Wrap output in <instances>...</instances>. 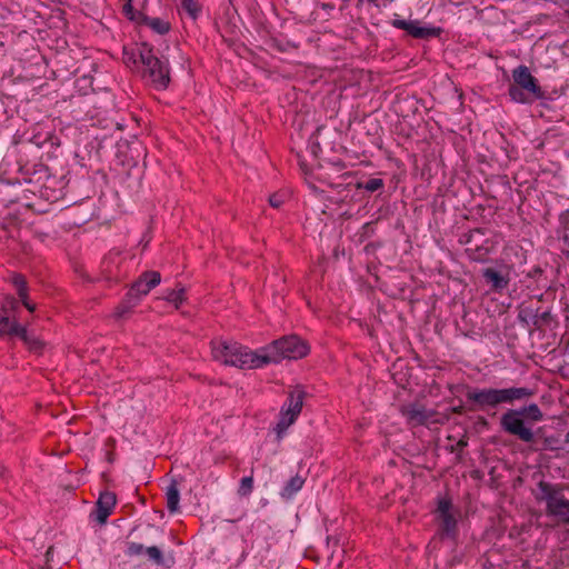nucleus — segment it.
Here are the masks:
<instances>
[{
    "label": "nucleus",
    "instance_id": "obj_37",
    "mask_svg": "<svg viewBox=\"0 0 569 569\" xmlns=\"http://www.w3.org/2000/svg\"><path fill=\"white\" fill-rule=\"evenodd\" d=\"M548 317H549V313H548V312H543V313L541 315V318H542L543 320H545V319H547Z\"/></svg>",
    "mask_w": 569,
    "mask_h": 569
},
{
    "label": "nucleus",
    "instance_id": "obj_2",
    "mask_svg": "<svg viewBox=\"0 0 569 569\" xmlns=\"http://www.w3.org/2000/svg\"><path fill=\"white\" fill-rule=\"evenodd\" d=\"M212 356L223 365L241 369H256L274 360L271 356H262V350L252 352L247 347L234 341L219 340L212 342Z\"/></svg>",
    "mask_w": 569,
    "mask_h": 569
},
{
    "label": "nucleus",
    "instance_id": "obj_25",
    "mask_svg": "<svg viewBox=\"0 0 569 569\" xmlns=\"http://www.w3.org/2000/svg\"><path fill=\"white\" fill-rule=\"evenodd\" d=\"M146 555H147L148 559L153 561L154 563H157V565L163 563V555H162V551L158 547H156V546L147 547Z\"/></svg>",
    "mask_w": 569,
    "mask_h": 569
},
{
    "label": "nucleus",
    "instance_id": "obj_24",
    "mask_svg": "<svg viewBox=\"0 0 569 569\" xmlns=\"http://www.w3.org/2000/svg\"><path fill=\"white\" fill-rule=\"evenodd\" d=\"M180 6L192 19H196L200 12L197 0H180Z\"/></svg>",
    "mask_w": 569,
    "mask_h": 569
},
{
    "label": "nucleus",
    "instance_id": "obj_11",
    "mask_svg": "<svg viewBox=\"0 0 569 569\" xmlns=\"http://www.w3.org/2000/svg\"><path fill=\"white\" fill-rule=\"evenodd\" d=\"M392 27L405 30L409 36L416 39H429L438 37L441 33L440 28L420 26L418 20H405L396 18L391 21Z\"/></svg>",
    "mask_w": 569,
    "mask_h": 569
},
{
    "label": "nucleus",
    "instance_id": "obj_12",
    "mask_svg": "<svg viewBox=\"0 0 569 569\" xmlns=\"http://www.w3.org/2000/svg\"><path fill=\"white\" fill-rule=\"evenodd\" d=\"M116 505V496L110 491L102 492L97 501L96 520L106 523Z\"/></svg>",
    "mask_w": 569,
    "mask_h": 569
},
{
    "label": "nucleus",
    "instance_id": "obj_7",
    "mask_svg": "<svg viewBox=\"0 0 569 569\" xmlns=\"http://www.w3.org/2000/svg\"><path fill=\"white\" fill-rule=\"evenodd\" d=\"M139 58L144 67V77H148L156 88H167L170 81L169 70L167 66L153 54V50L149 44L141 43L139 46Z\"/></svg>",
    "mask_w": 569,
    "mask_h": 569
},
{
    "label": "nucleus",
    "instance_id": "obj_23",
    "mask_svg": "<svg viewBox=\"0 0 569 569\" xmlns=\"http://www.w3.org/2000/svg\"><path fill=\"white\" fill-rule=\"evenodd\" d=\"M385 186L383 180L380 178H371L366 182H358L357 188L358 189H365L369 192H375L380 189H382Z\"/></svg>",
    "mask_w": 569,
    "mask_h": 569
},
{
    "label": "nucleus",
    "instance_id": "obj_33",
    "mask_svg": "<svg viewBox=\"0 0 569 569\" xmlns=\"http://www.w3.org/2000/svg\"><path fill=\"white\" fill-rule=\"evenodd\" d=\"M22 305L30 311L33 312L36 310V305L31 303L28 298L21 301Z\"/></svg>",
    "mask_w": 569,
    "mask_h": 569
},
{
    "label": "nucleus",
    "instance_id": "obj_14",
    "mask_svg": "<svg viewBox=\"0 0 569 569\" xmlns=\"http://www.w3.org/2000/svg\"><path fill=\"white\" fill-rule=\"evenodd\" d=\"M402 412L409 421L418 425L426 423L432 417V412L420 405L406 407Z\"/></svg>",
    "mask_w": 569,
    "mask_h": 569
},
{
    "label": "nucleus",
    "instance_id": "obj_22",
    "mask_svg": "<svg viewBox=\"0 0 569 569\" xmlns=\"http://www.w3.org/2000/svg\"><path fill=\"white\" fill-rule=\"evenodd\" d=\"M146 23L157 33L164 34L170 30V24L160 18H146Z\"/></svg>",
    "mask_w": 569,
    "mask_h": 569
},
{
    "label": "nucleus",
    "instance_id": "obj_6",
    "mask_svg": "<svg viewBox=\"0 0 569 569\" xmlns=\"http://www.w3.org/2000/svg\"><path fill=\"white\" fill-rule=\"evenodd\" d=\"M536 498L546 502L547 515L569 523V500L563 497L557 486L540 481L537 486Z\"/></svg>",
    "mask_w": 569,
    "mask_h": 569
},
{
    "label": "nucleus",
    "instance_id": "obj_19",
    "mask_svg": "<svg viewBox=\"0 0 569 569\" xmlns=\"http://www.w3.org/2000/svg\"><path fill=\"white\" fill-rule=\"evenodd\" d=\"M439 519L442 533L446 535L447 537L453 538L456 536L457 530V520L455 516L452 513L446 515L439 517Z\"/></svg>",
    "mask_w": 569,
    "mask_h": 569
},
{
    "label": "nucleus",
    "instance_id": "obj_28",
    "mask_svg": "<svg viewBox=\"0 0 569 569\" xmlns=\"http://www.w3.org/2000/svg\"><path fill=\"white\" fill-rule=\"evenodd\" d=\"M146 553V548L143 547V545L141 543H138V542H130L128 545V550H127V555L128 556H140L142 553Z\"/></svg>",
    "mask_w": 569,
    "mask_h": 569
},
{
    "label": "nucleus",
    "instance_id": "obj_18",
    "mask_svg": "<svg viewBox=\"0 0 569 569\" xmlns=\"http://www.w3.org/2000/svg\"><path fill=\"white\" fill-rule=\"evenodd\" d=\"M18 337L28 346L31 351L40 352L42 350L43 342L36 336L29 333L24 327L20 330Z\"/></svg>",
    "mask_w": 569,
    "mask_h": 569
},
{
    "label": "nucleus",
    "instance_id": "obj_38",
    "mask_svg": "<svg viewBox=\"0 0 569 569\" xmlns=\"http://www.w3.org/2000/svg\"><path fill=\"white\" fill-rule=\"evenodd\" d=\"M566 443H569V431L567 432L566 435V439H565Z\"/></svg>",
    "mask_w": 569,
    "mask_h": 569
},
{
    "label": "nucleus",
    "instance_id": "obj_35",
    "mask_svg": "<svg viewBox=\"0 0 569 569\" xmlns=\"http://www.w3.org/2000/svg\"><path fill=\"white\" fill-rule=\"evenodd\" d=\"M318 149H319V143H313V144H312V152H313L315 154H316V152H317L316 150H318Z\"/></svg>",
    "mask_w": 569,
    "mask_h": 569
},
{
    "label": "nucleus",
    "instance_id": "obj_27",
    "mask_svg": "<svg viewBox=\"0 0 569 569\" xmlns=\"http://www.w3.org/2000/svg\"><path fill=\"white\" fill-rule=\"evenodd\" d=\"M123 61L127 66L129 64H137L138 61H140L139 58V49L136 51L123 49Z\"/></svg>",
    "mask_w": 569,
    "mask_h": 569
},
{
    "label": "nucleus",
    "instance_id": "obj_20",
    "mask_svg": "<svg viewBox=\"0 0 569 569\" xmlns=\"http://www.w3.org/2000/svg\"><path fill=\"white\" fill-rule=\"evenodd\" d=\"M184 293H186V289L183 287H180L178 289H170V290L166 291L163 299L170 303H173L176 308H179V306L186 299Z\"/></svg>",
    "mask_w": 569,
    "mask_h": 569
},
{
    "label": "nucleus",
    "instance_id": "obj_4",
    "mask_svg": "<svg viewBox=\"0 0 569 569\" xmlns=\"http://www.w3.org/2000/svg\"><path fill=\"white\" fill-rule=\"evenodd\" d=\"M521 417L539 422L543 419V413L537 403H531L520 409H509L501 416L500 426L503 431L518 437L521 441L532 442L535 433L530 428L526 427L525 420Z\"/></svg>",
    "mask_w": 569,
    "mask_h": 569
},
{
    "label": "nucleus",
    "instance_id": "obj_1",
    "mask_svg": "<svg viewBox=\"0 0 569 569\" xmlns=\"http://www.w3.org/2000/svg\"><path fill=\"white\" fill-rule=\"evenodd\" d=\"M535 395L533 390L527 387L510 388H470L466 392L468 402L472 409L487 411L496 409L500 405H511L515 401L526 400Z\"/></svg>",
    "mask_w": 569,
    "mask_h": 569
},
{
    "label": "nucleus",
    "instance_id": "obj_29",
    "mask_svg": "<svg viewBox=\"0 0 569 569\" xmlns=\"http://www.w3.org/2000/svg\"><path fill=\"white\" fill-rule=\"evenodd\" d=\"M287 196L284 193H273L269 197V203L273 208H280L286 201Z\"/></svg>",
    "mask_w": 569,
    "mask_h": 569
},
{
    "label": "nucleus",
    "instance_id": "obj_16",
    "mask_svg": "<svg viewBox=\"0 0 569 569\" xmlns=\"http://www.w3.org/2000/svg\"><path fill=\"white\" fill-rule=\"evenodd\" d=\"M167 508L169 512L174 513L179 511L180 492L177 482L173 480L167 487L166 491Z\"/></svg>",
    "mask_w": 569,
    "mask_h": 569
},
{
    "label": "nucleus",
    "instance_id": "obj_40",
    "mask_svg": "<svg viewBox=\"0 0 569 569\" xmlns=\"http://www.w3.org/2000/svg\"><path fill=\"white\" fill-rule=\"evenodd\" d=\"M565 240H566L567 244L569 246V234L566 237Z\"/></svg>",
    "mask_w": 569,
    "mask_h": 569
},
{
    "label": "nucleus",
    "instance_id": "obj_5",
    "mask_svg": "<svg viewBox=\"0 0 569 569\" xmlns=\"http://www.w3.org/2000/svg\"><path fill=\"white\" fill-rule=\"evenodd\" d=\"M513 82L509 86L508 93L513 102L528 104L535 100L546 98L545 91L538 83L527 66H518L512 70Z\"/></svg>",
    "mask_w": 569,
    "mask_h": 569
},
{
    "label": "nucleus",
    "instance_id": "obj_34",
    "mask_svg": "<svg viewBox=\"0 0 569 569\" xmlns=\"http://www.w3.org/2000/svg\"><path fill=\"white\" fill-rule=\"evenodd\" d=\"M52 556H53V548H52V547H50V548L47 550V552H46V558H47V560L49 561V560L52 558Z\"/></svg>",
    "mask_w": 569,
    "mask_h": 569
},
{
    "label": "nucleus",
    "instance_id": "obj_15",
    "mask_svg": "<svg viewBox=\"0 0 569 569\" xmlns=\"http://www.w3.org/2000/svg\"><path fill=\"white\" fill-rule=\"evenodd\" d=\"M23 327L16 320H11L7 309L0 310V335L17 336Z\"/></svg>",
    "mask_w": 569,
    "mask_h": 569
},
{
    "label": "nucleus",
    "instance_id": "obj_17",
    "mask_svg": "<svg viewBox=\"0 0 569 569\" xmlns=\"http://www.w3.org/2000/svg\"><path fill=\"white\" fill-rule=\"evenodd\" d=\"M305 479L299 475L292 477L281 490V497L284 499L292 498L303 486Z\"/></svg>",
    "mask_w": 569,
    "mask_h": 569
},
{
    "label": "nucleus",
    "instance_id": "obj_36",
    "mask_svg": "<svg viewBox=\"0 0 569 569\" xmlns=\"http://www.w3.org/2000/svg\"><path fill=\"white\" fill-rule=\"evenodd\" d=\"M453 411L456 413H461L462 412V408L461 407H457V408L453 409Z\"/></svg>",
    "mask_w": 569,
    "mask_h": 569
},
{
    "label": "nucleus",
    "instance_id": "obj_31",
    "mask_svg": "<svg viewBox=\"0 0 569 569\" xmlns=\"http://www.w3.org/2000/svg\"><path fill=\"white\" fill-rule=\"evenodd\" d=\"M123 12L127 17L130 19H133V7H132V0H127V2L123 4Z\"/></svg>",
    "mask_w": 569,
    "mask_h": 569
},
{
    "label": "nucleus",
    "instance_id": "obj_26",
    "mask_svg": "<svg viewBox=\"0 0 569 569\" xmlns=\"http://www.w3.org/2000/svg\"><path fill=\"white\" fill-rule=\"evenodd\" d=\"M252 488H253V478L251 476L243 477L241 479L238 492L240 496H248L249 493H251Z\"/></svg>",
    "mask_w": 569,
    "mask_h": 569
},
{
    "label": "nucleus",
    "instance_id": "obj_8",
    "mask_svg": "<svg viewBox=\"0 0 569 569\" xmlns=\"http://www.w3.org/2000/svg\"><path fill=\"white\" fill-rule=\"evenodd\" d=\"M262 350V356H271L274 360L269 363H277L281 359H299L308 353L307 345L297 336L284 337L273 341L271 345Z\"/></svg>",
    "mask_w": 569,
    "mask_h": 569
},
{
    "label": "nucleus",
    "instance_id": "obj_32",
    "mask_svg": "<svg viewBox=\"0 0 569 569\" xmlns=\"http://www.w3.org/2000/svg\"><path fill=\"white\" fill-rule=\"evenodd\" d=\"M18 307L19 302L13 297L7 298V306L4 307L7 310L10 309L11 311H16Z\"/></svg>",
    "mask_w": 569,
    "mask_h": 569
},
{
    "label": "nucleus",
    "instance_id": "obj_10",
    "mask_svg": "<svg viewBox=\"0 0 569 569\" xmlns=\"http://www.w3.org/2000/svg\"><path fill=\"white\" fill-rule=\"evenodd\" d=\"M305 392L302 390H295L289 393V397L280 410L279 421L276 431L280 437L298 418L303 406Z\"/></svg>",
    "mask_w": 569,
    "mask_h": 569
},
{
    "label": "nucleus",
    "instance_id": "obj_13",
    "mask_svg": "<svg viewBox=\"0 0 569 569\" xmlns=\"http://www.w3.org/2000/svg\"><path fill=\"white\" fill-rule=\"evenodd\" d=\"M482 276L486 279V281L491 284V288L496 291H502L509 284V277L493 268L485 269Z\"/></svg>",
    "mask_w": 569,
    "mask_h": 569
},
{
    "label": "nucleus",
    "instance_id": "obj_30",
    "mask_svg": "<svg viewBox=\"0 0 569 569\" xmlns=\"http://www.w3.org/2000/svg\"><path fill=\"white\" fill-rule=\"evenodd\" d=\"M439 517L451 515V502L448 500H440L438 505Z\"/></svg>",
    "mask_w": 569,
    "mask_h": 569
},
{
    "label": "nucleus",
    "instance_id": "obj_3",
    "mask_svg": "<svg viewBox=\"0 0 569 569\" xmlns=\"http://www.w3.org/2000/svg\"><path fill=\"white\" fill-rule=\"evenodd\" d=\"M212 356L223 365L241 369H256L274 360L271 356H262V350L252 352L247 347L234 341L219 340L212 342Z\"/></svg>",
    "mask_w": 569,
    "mask_h": 569
},
{
    "label": "nucleus",
    "instance_id": "obj_39",
    "mask_svg": "<svg viewBox=\"0 0 569 569\" xmlns=\"http://www.w3.org/2000/svg\"><path fill=\"white\" fill-rule=\"evenodd\" d=\"M519 318L523 321H527V319L522 316V312L519 313Z\"/></svg>",
    "mask_w": 569,
    "mask_h": 569
},
{
    "label": "nucleus",
    "instance_id": "obj_21",
    "mask_svg": "<svg viewBox=\"0 0 569 569\" xmlns=\"http://www.w3.org/2000/svg\"><path fill=\"white\" fill-rule=\"evenodd\" d=\"M11 281H12V284L17 289V293L20 298V301L27 299L28 298V286H27L26 278L22 274L16 273L12 276Z\"/></svg>",
    "mask_w": 569,
    "mask_h": 569
},
{
    "label": "nucleus",
    "instance_id": "obj_9",
    "mask_svg": "<svg viewBox=\"0 0 569 569\" xmlns=\"http://www.w3.org/2000/svg\"><path fill=\"white\" fill-rule=\"evenodd\" d=\"M161 281V276L158 271H146L137 281H134L127 293V300L119 307V317L133 308L141 297L148 295L151 289L157 287Z\"/></svg>",
    "mask_w": 569,
    "mask_h": 569
}]
</instances>
